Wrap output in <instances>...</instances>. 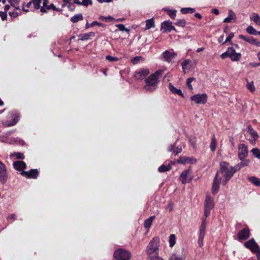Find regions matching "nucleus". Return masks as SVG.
Wrapping results in <instances>:
<instances>
[{"label": "nucleus", "mask_w": 260, "mask_h": 260, "mask_svg": "<svg viewBox=\"0 0 260 260\" xmlns=\"http://www.w3.org/2000/svg\"><path fill=\"white\" fill-rule=\"evenodd\" d=\"M236 172L234 167L231 166L226 161H222L220 164V170L216 174H218V176L221 175L219 180L223 185H225Z\"/></svg>", "instance_id": "1"}, {"label": "nucleus", "mask_w": 260, "mask_h": 260, "mask_svg": "<svg viewBox=\"0 0 260 260\" xmlns=\"http://www.w3.org/2000/svg\"><path fill=\"white\" fill-rule=\"evenodd\" d=\"M163 71L158 70L155 73L151 74L149 77L145 80V85L144 89L149 92H152L155 91L157 88L158 84L159 82L158 77L161 76Z\"/></svg>", "instance_id": "2"}, {"label": "nucleus", "mask_w": 260, "mask_h": 260, "mask_svg": "<svg viewBox=\"0 0 260 260\" xmlns=\"http://www.w3.org/2000/svg\"><path fill=\"white\" fill-rule=\"evenodd\" d=\"M159 242V238L155 237L148 243L146 248V253L148 255V260L158 255Z\"/></svg>", "instance_id": "3"}, {"label": "nucleus", "mask_w": 260, "mask_h": 260, "mask_svg": "<svg viewBox=\"0 0 260 260\" xmlns=\"http://www.w3.org/2000/svg\"><path fill=\"white\" fill-rule=\"evenodd\" d=\"M19 115L16 111L10 112L8 115V118L12 120H7L3 121V124L5 126H12L15 125L19 120Z\"/></svg>", "instance_id": "4"}, {"label": "nucleus", "mask_w": 260, "mask_h": 260, "mask_svg": "<svg viewBox=\"0 0 260 260\" xmlns=\"http://www.w3.org/2000/svg\"><path fill=\"white\" fill-rule=\"evenodd\" d=\"M114 257L116 260H129L131 257V253L128 250L119 249L115 251Z\"/></svg>", "instance_id": "5"}, {"label": "nucleus", "mask_w": 260, "mask_h": 260, "mask_svg": "<svg viewBox=\"0 0 260 260\" xmlns=\"http://www.w3.org/2000/svg\"><path fill=\"white\" fill-rule=\"evenodd\" d=\"M213 199L209 194H207L204 204V214L205 218L208 217L210 214L211 210L214 208Z\"/></svg>", "instance_id": "6"}, {"label": "nucleus", "mask_w": 260, "mask_h": 260, "mask_svg": "<svg viewBox=\"0 0 260 260\" xmlns=\"http://www.w3.org/2000/svg\"><path fill=\"white\" fill-rule=\"evenodd\" d=\"M150 73L149 69L147 68H141L135 71L134 77L136 80H142Z\"/></svg>", "instance_id": "7"}, {"label": "nucleus", "mask_w": 260, "mask_h": 260, "mask_svg": "<svg viewBox=\"0 0 260 260\" xmlns=\"http://www.w3.org/2000/svg\"><path fill=\"white\" fill-rule=\"evenodd\" d=\"M244 246L253 253H257V252H260L259 246L253 239H251L245 243Z\"/></svg>", "instance_id": "8"}, {"label": "nucleus", "mask_w": 260, "mask_h": 260, "mask_svg": "<svg viewBox=\"0 0 260 260\" xmlns=\"http://www.w3.org/2000/svg\"><path fill=\"white\" fill-rule=\"evenodd\" d=\"M248 154V148L244 144L238 146V156L239 159L245 158Z\"/></svg>", "instance_id": "9"}, {"label": "nucleus", "mask_w": 260, "mask_h": 260, "mask_svg": "<svg viewBox=\"0 0 260 260\" xmlns=\"http://www.w3.org/2000/svg\"><path fill=\"white\" fill-rule=\"evenodd\" d=\"M190 99L198 104H204L207 101V95L206 93L197 94L191 96Z\"/></svg>", "instance_id": "10"}, {"label": "nucleus", "mask_w": 260, "mask_h": 260, "mask_svg": "<svg viewBox=\"0 0 260 260\" xmlns=\"http://www.w3.org/2000/svg\"><path fill=\"white\" fill-rule=\"evenodd\" d=\"M250 231L248 227H246L243 230L240 231L238 234V239L239 241L246 240L250 237Z\"/></svg>", "instance_id": "11"}, {"label": "nucleus", "mask_w": 260, "mask_h": 260, "mask_svg": "<svg viewBox=\"0 0 260 260\" xmlns=\"http://www.w3.org/2000/svg\"><path fill=\"white\" fill-rule=\"evenodd\" d=\"M247 132L252 137L251 139L249 140V142L251 144H254L259 137L257 133L252 127L251 125L247 126Z\"/></svg>", "instance_id": "12"}, {"label": "nucleus", "mask_w": 260, "mask_h": 260, "mask_svg": "<svg viewBox=\"0 0 260 260\" xmlns=\"http://www.w3.org/2000/svg\"><path fill=\"white\" fill-rule=\"evenodd\" d=\"M21 174L28 178L36 179L38 176L39 172L37 169H31L29 171H23Z\"/></svg>", "instance_id": "13"}, {"label": "nucleus", "mask_w": 260, "mask_h": 260, "mask_svg": "<svg viewBox=\"0 0 260 260\" xmlns=\"http://www.w3.org/2000/svg\"><path fill=\"white\" fill-rule=\"evenodd\" d=\"M229 57L233 61H239L241 57V54L240 53H237L233 47H229Z\"/></svg>", "instance_id": "14"}, {"label": "nucleus", "mask_w": 260, "mask_h": 260, "mask_svg": "<svg viewBox=\"0 0 260 260\" xmlns=\"http://www.w3.org/2000/svg\"><path fill=\"white\" fill-rule=\"evenodd\" d=\"M178 163L181 164H194L197 162V159L193 157L181 156L177 160Z\"/></svg>", "instance_id": "15"}, {"label": "nucleus", "mask_w": 260, "mask_h": 260, "mask_svg": "<svg viewBox=\"0 0 260 260\" xmlns=\"http://www.w3.org/2000/svg\"><path fill=\"white\" fill-rule=\"evenodd\" d=\"M239 38L241 39H242V40L250 43L251 44H253V45L254 44V45H256L257 46H260V41L257 42L256 40L254 38H253L251 36L245 37V36H244L243 35H240L239 36Z\"/></svg>", "instance_id": "16"}, {"label": "nucleus", "mask_w": 260, "mask_h": 260, "mask_svg": "<svg viewBox=\"0 0 260 260\" xmlns=\"http://www.w3.org/2000/svg\"><path fill=\"white\" fill-rule=\"evenodd\" d=\"M241 161L239 163H238L236 165L234 168V169L237 172V171L240 170L242 168L248 166L250 163V160L248 159L244 158L243 159H240Z\"/></svg>", "instance_id": "17"}, {"label": "nucleus", "mask_w": 260, "mask_h": 260, "mask_svg": "<svg viewBox=\"0 0 260 260\" xmlns=\"http://www.w3.org/2000/svg\"><path fill=\"white\" fill-rule=\"evenodd\" d=\"M161 29L164 30V32H170L172 30H175V28L172 25L171 22L166 21L161 24Z\"/></svg>", "instance_id": "18"}, {"label": "nucleus", "mask_w": 260, "mask_h": 260, "mask_svg": "<svg viewBox=\"0 0 260 260\" xmlns=\"http://www.w3.org/2000/svg\"><path fill=\"white\" fill-rule=\"evenodd\" d=\"M13 165L14 169L19 171H23V170L26 168V164L24 161L21 160L14 161Z\"/></svg>", "instance_id": "19"}, {"label": "nucleus", "mask_w": 260, "mask_h": 260, "mask_svg": "<svg viewBox=\"0 0 260 260\" xmlns=\"http://www.w3.org/2000/svg\"><path fill=\"white\" fill-rule=\"evenodd\" d=\"M219 181H220L218 179V174H216L215 177H214L212 187V192L213 194H216L219 190Z\"/></svg>", "instance_id": "20"}, {"label": "nucleus", "mask_w": 260, "mask_h": 260, "mask_svg": "<svg viewBox=\"0 0 260 260\" xmlns=\"http://www.w3.org/2000/svg\"><path fill=\"white\" fill-rule=\"evenodd\" d=\"M161 55L166 61L170 62L173 58L175 57L176 54L174 52H171L169 51L166 50L162 53Z\"/></svg>", "instance_id": "21"}, {"label": "nucleus", "mask_w": 260, "mask_h": 260, "mask_svg": "<svg viewBox=\"0 0 260 260\" xmlns=\"http://www.w3.org/2000/svg\"><path fill=\"white\" fill-rule=\"evenodd\" d=\"M169 90L173 93L178 94L179 95H180L182 97H184V95L182 92V91L179 89L176 88L175 87H174L173 84L171 83H170L169 84Z\"/></svg>", "instance_id": "22"}, {"label": "nucleus", "mask_w": 260, "mask_h": 260, "mask_svg": "<svg viewBox=\"0 0 260 260\" xmlns=\"http://www.w3.org/2000/svg\"><path fill=\"white\" fill-rule=\"evenodd\" d=\"M236 18V17L235 13L231 10H230L229 11V16L224 19L223 22L225 23H230L232 22L233 20L235 21Z\"/></svg>", "instance_id": "23"}, {"label": "nucleus", "mask_w": 260, "mask_h": 260, "mask_svg": "<svg viewBox=\"0 0 260 260\" xmlns=\"http://www.w3.org/2000/svg\"><path fill=\"white\" fill-rule=\"evenodd\" d=\"M206 224V218H205V216H204L202 218V222L200 229V235L205 236Z\"/></svg>", "instance_id": "24"}, {"label": "nucleus", "mask_w": 260, "mask_h": 260, "mask_svg": "<svg viewBox=\"0 0 260 260\" xmlns=\"http://www.w3.org/2000/svg\"><path fill=\"white\" fill-rule=\"evenodd\" d=\"M189 174V170H185L183 171L180 175V179L181 181L182 184H186L188 181L187 180V177Z\"/></svg>", "instance_id": "25"}, {"label": "nucleus", "mask_w": 260, "mask_h": 260, "mask_svg": "<svg viewBox=\"0 0 260 260\" xmlns=\"http://www.w3.org/2000/svg\"><path fill=\"white\" fill-rule=\"evenodd\" d=\"M248 180L254 185L260 187V179L258 178L255 176H250L248 178Z\"/></svg>", "instance_id": "26"}, {"label": "nucleus", "mask_w": 260, "mask_h": 260, "mask_svg": "<svg viewBox=\"0 0 260 260\" xmlns=\"http://www.w3.org/2000/svg\"><path fill=\"white\" fill-rule=\"evenodd\" d=\"M8 179V175L7 169L0 172V182L2 184H5Z\"/></svg>", "instance_id": "27"}, {"label": "nucleus", "mask_w": 260, "mask_h": 260, "mask_svg": "<svg viewBox=\"0 0 260 260\" xmlns=\"http://www.w3.org/2000/svg\"><path fill=\"white\" fill-rule=\"evenodd\" d=\"M95 36V33L94 32H90L89 33H86L84 34H81L79 35L80 40H87L89 37H93Z\"/></svg>", "instance_id": "28"}, {"label": "nucleus", "mask_w": 260, "mask_h": 260, "mask_svg": "<svg viewBox=\"0 0 260 260\" xmlns=\"http://www.w3.org/2000/svg\"><path fill=\"white\" fill-rule=\"evenodd\" d=\"M172 164V163L168 165H162L158 168V171L161 173L168 171L171 169Z\"/></svg>", "instance_id": "29"}, {"label": "nucleus", "mask_w": 260, "mask_h": 260, "mask_svg": "<svg viewBox=\"0 0 260 260\" xmlns=\"http://www.w3.org/2000/svg\"><path fill=\"white\" fill-rule=\"evenodd\" d=\"M250 19L254 21L256 24L260 26V17L257 13H252Z\"/></svg>", "instance_id": "30"}, {"label": "nucleus", "mask_w": 260, "mask_h": 260, "mask_svg": "<svg viewBox=\"0 0 260 260\" xmlns=\"http://www.w3.org/2000/svg\"><path fill=\"white\" fill-rule=\"evenodd\" d=\"M83 19V15L81 14H78L71 18V21L73 23H76L79 21L82 20Z\"/></svg>", "instance_id": "31"}, {"label": "nucleus", "mask_w": 260, "mask_h": 260, "mask_svg": "<svg viewBox=\"0 0 260 260\" xmlns=\"http://www.w3.org/2000/svg\"><path fill=\"white\" fill-rule=\"evenodd\" d=\"M154 218H155V216H152L149 217L146 220H145V221L144 222V227L146 229H149L151 226L152 221H153V219H154Z\"/></svg>", "instance_id": "32"}, {"label": "nucleus", "mask_w": 260, "mask_h": 260, "mask_svg": "<svg viewBox=\"0 0 260 260\" xmlns=\"http://www.w3.org/2000/svg\"><path fill=\"white\" fill-rule=\"evenodd\" d=\"M216 144H217V143H216L215 137L214 135H213L212 138L211 142L210 145V148L212 151L213 152L215 150L216 147Z\"/></svg>", "instance_id": "33"}, {"label": "nucleus", "mask_w": 260, "mask_h": 260, "mask_svg": "<svg viewBox=\"0 0 260 260\" xmlns=\"http://www.w3.org/2000/svg\"><path fill=\"white\" fill-rule=\"evenodd\" d=\"M169 246L173 247L176 244V236L174 234H172L169 237Z\"/></svg>", "instance_id": "34"}, {"label": "nucleus", "mask_w": 260, "mask_h": 260, "mask_svg": "<svg viewBox=\"0 0 260 260\" xmlns=\"http://www.w3.org/2000/svg\"><path fill=\"white\" fill-rule=\"evenodd\" d=\"M185 256L183 255H178L176 254H172L170 257V260H184Z\"/></svg>", "instance_id": "35"}, {"label": "nucleus", "mask_w": 260, "mask_h": 260, "mask_svg": "<svg viewBox=\"0 0 260 260\" xmlns=\"http://www.w3.org/2000/svg\"><path fill=\"white\" fill-rule=\"evenodd\" d=\"M154 26V22L153 19H148L146 21V29H149Z\"/></svg>", "instance_id": "36"}, {"label": "nucleus", "mask_w": 260, "mask_h": 260, "mask_svg": "<svg viewBox=\"0 0 260 260\" xmlns=\"http://www.w3.org/2000/svg\"><path fill=\"white\" fill-rule=\"evenodd\" d=\"M195 9L191 8H184L181 9L182 14L192 13L195 12Z\"/></svg>", "instance_id": "37"}, {"label": "nucleus", "mask_w": 260, "mask_h": 260, "mask_svg": "<svg viewBox=\"0 0 260 260\" xmlns=\"http://www.w3.org/2000/svg\"><path fill=\"white\" fill-rule=\"evenodd\" d=\"M95 25H98V26H102V27L104 26V24L103 23L98 22L97 21H93L90 24H89V23H87L86 24V25H85V28H88L89 27H93V26H94Z\"/></svg>", "instance_id": "38"}, {"label": "nucleus", "mask_w": 260, "mask_h": 260, "mask_svg": "<svg viewBox=\"0 0 260 260\" xmlns=\"http://www.w3.org/2000/svg\"><path fill=\"white\" fill-rule=\"evenodd\" d=\"M165 10L168 12V15L172 19H174L175 18L177 12L175 10L165 9Z\"/></svg>", "instance_id": "39"}, {"label": "nucleus", "mask_w": 260, "mask_h": 260, "mask_svg": "<svg viewBox=\"0 0 260 260\" xmlns=\"http://www.w3.org/2000/svg\"><path fill=\"white\" fill-rule=\"evenodd\" d=\"M41 0H32L31 3L33 5L34 9H39L40 8V4L41 3Z\"/></svg>", "instance_id": "40"}, {"label": "nucleus", "mask_w": 260, "mask_h": 260, "mask_svg": "<svg viewBox=\"0 0 260 260\" xmlns=\"http://www.w3.org/2000/svg\"><path fill=\"white\" fill-rule=\"evenodd\" d=\"M246 30L247 32L250 35H255V33L256 32V30L254 29L251 25L248 26L247 27Z\"/></svg>", "instance_id": "41"}, {"label": "nucleus", "mask_w": 260, "mask_h": 260, "mask_svg": "<svg viewBox=\"0 0 260 260\" xmlns=\"http://www.w3.org/2000/svg\"><path fill=\"white\" fill-rule=\"evenodd\" d=\"M251 152L256 158H260V150L258 148H253Z\"/></svg>", "instance_id": "42"}, {"label": "nucleus", "mask_w": 260, "mask_h": 260, "mask_svg": "<svg viewBox=\"0 0 260 260\" xmlns=\"http://www.w3.org/2000/svg\"><path fill=\"white\" fill-rule=\"evenodd\" d=\"M190 62V60L189 59L184 60L182 63V68L183 70L184 73H185V70L188 68V65Z\"/></svg>", "instance_id": "43"}, {"label": "nucleus", "mask_w": 260, "mask_h": 260, "mask_svg": "<svg viewBox=\"0 0 260 260\" xmlns=\"http://www.w3.org/2000/svg\"><path fill=\"white\" fill-rule=\"evenodd\" d=\"M174 24L177 26L184 27L186 24V21L184 19H178Z\"/></svg>", "instance_id": "44"}, {"label": "nucleus", "mask_w": 260, "mask_h": 260, "mask_svg": "<svg viewBox=\"0 0 260 260\" xmlns=\"http://www.w3.org/2000/svg\"><path fill=\"white\" fill-rule=\"evenodd\" d=\"M44 2H43V6L40 9V11L41 12H43V13H46L47 12V10H46V9L47 8V7L48 6V0H43Z\"/></svg>", "instance_id": "45"}, {"label": "nucleus", "mask_w": 260, "mask_h": 260, "mask_svg": "<svg viewBox=\"0 0 260 260\" xmlns=\"http://www.w3.org/2000/svg\"><path fill=\"white\" fill-rule=\"evenodd\" d=\"M247 88L252 92L254 91L255 89L253 82H248L247 84Z\"/></svg>", "instance_id": "46"}, {"label": "nucleus", "mask_w": 260, "mask_h": 260, "mask_svg": "<svg viewBox=\"0 0 260 260\" xmlns=\"http://www.w3.org/2000/svg\"><path fill=\"white\" fill-rule=\"evenodd\" d=\"M100 19L102 21H104L106 22H110L114 19L112 17L110 16L108 17H104V16H102L100 17Z\"/></svg>", "instance_id": "47"}, {"label": "nucleus", "mask_w": 260, "mask_h": 260, "mask_svg": "<svg viewBox=\"0 0 260 260\" xmlns=\"http://www.w3.org/2000/svg\"><path fill=\"white\" fill-rule=\"evenodd\" d=\"M13 156H14L17 159H24V156L23 153L20 152H14L13 154Z\"/></svg>", "instance_id": "48"}, {"label": "nucleus", "mask_w": 260, "mask_h": 260, "mask_svg": "<svg viewBox=\"0 0 260 260\" xmlns=\"http://www.w3.org/2000/svg\"><path fill=\"white\" fill-rule=\"evenodd\" d=\"M195 79L194 78H189L187 79L186 81V84L188 88L190 89H192V86L191 84V83Z\"/></svg>", "instance_id": "49"}, {"label": "nucleus", "mask_w": 260, "mask_h": 260, "mask_svg": "<svg viewBox=\"0 0 260 260\" xmlns=\"http://www.w3.org/2000/svg\"><path fill=\"white\" fill-rule=\"evenodd\" d=\"M204 237H205V236H204V235H199L198 243L199 246L200 247H202L203 246V240H204Z\"/></svg>", "instance_id": "50"}, {"label": "nucleus", "mask_w": 260, "mask_h": 260, "mask_svg": "<svg viewBox=\"0 0 260 260\" xmlns=\"http://www.w3.org/2000/svg\"><path fill=\"white\" fill-rule=\"evenodd\" d=\"M116 26L118 28V29L120 31H125L127 32L129 31V29L126 28L125 26L122 24H119L116 25Z\"/></svg>", "instance_id": "51"}, {"label": "nucleus", "mask_w": 260, "mask_h": 260, "mask_svg": "<svg viewBox=\"0 0 260 260\" xmlns=\"http://www.w3.org/2000/svg\"><path fill=\"white\" fill-rule=\"evenodd\" d=\"M50 9H52L53 10L56 11H60L61 10L57 8L53 4H51L50 5L48 6L47 7V8L46 9V10Z\"/></svg>", "instance_id": "52"}, {"label": "nucleus", "mask_w": 260, "mask_h": 260, "mask_svg": "<svg viewBox=\"0 0 260 260\" xmlns=\"http://www.w3.org/2000/svg\"><path fill=\"white\" fill-rule=\"evenodd\" d=\"M106 58L109 61H116L118 60V58L117 57H113L110 55L106 56Z\"/></svg>", "instance_id": "53"}, {"label": "nucleus", "mask_w": 260, "mask_h": 260, "mask_svg": "<svg viewBox=\"0 0 260 260\" xmlns=\"http://www.w3.org/2000/svg\"><path fill=\"white\" fill-rule=\"evenodd\" d=\"M92 1L91 0H83L81 2V5L84 6H88V5H92Z\"/></svg>", "instance_id": "54"}, {"label": "nucleus", "mask_w": 260, "mask_h": 260, "mask_svg": "<svg viewBox=\"0 0 260 260\" xmlns=\"http://www.w3.org/2000/svg\"><path fill=\"white\" fill-rule=\"evenodd\" d=\"M234 33L231 32L229 36L226 38L225 41L223 42V44H224L226 42H231V39L234 37Z\"/></svg>", "instance_id": "55"}, {"label": "nucleus", "mask_w": 260, "mask_h": 260, "mask_svg": "<svg viewBox=\"0 0 260 260\" xmlns=\"http://www.w3.org/2000/svg\"><path fill=\"white\" fill-rule=\"evenodd\" d=\"M229 54L230 53L229 52V48L228 49V50L223 53L221 55H220V57L222 59H224L225 58H226V57H229Z\"/></svg>", "instance_id": "56"}, {"label": "nucleus", "mask_w": 260, "mask_h": 260, "mask_svg": "<svg viewBox=\"0 0 260 260\" xmlns=\"http://www.w3.org/2000/svg\"><path fill=\"white\" fill-rule=\"evenodd\" d=\"M141 59H142V57L137 56V57H134L132 59V62L134 64H136V63H138Z\"/></svg>", "instance_id": "57"}, {"label": "nucleus", "mask_w": 260, "mask_h": 260, "mask_svg": "<svg viewBox=\"0 0 260 260\" xmlns=\"http://www.w3.org/2000/svg\"><path fill=\"white\" fill-rule=\"evenodd\" d=\"M182 151V148L181 147L178 146L175 148V149L173 150V153H175V155L180 153Z\"/></svg>", "instance_id": "58"}, {"label": "nucleus", "mask_w": 260, "mask_h": 260, "mask_svg": "<svg viewBox=\"0 0 260 260\" xmlns=\"http://www.w3.org/2000/svg\"><path fill=\"white\" fill-rule=\"evenodd\" d=\"M0 16L3 20H5L7 18V14L6 12L0 11Z\"/></svg>", "instance_id": "59"}, {"label": "nucleus", "mask_w": 260, "mask_h": 260, "mask_svg": "<svg viewBox=\"0 0 260 260\" xmlns=\"http://www.w3.org/2000/svg\"><path fill=\"white\" fill-rule=\"evenodd\" d=\"M6 165L0 160V172L6 170Z\"/></svg>", "instance_id": "60"}, {"label": "nucleus", "mask_w": 260, "mask_h": 260, "mask_svg": "<svg viewBox=\"0 0 260 260\" xmlns=\"http://www.w3.org/2000/svg\"><path fill=\"white\" fill-rule=\"evenodd\" d=\"M16 218V215L14 214H10L8 217H7V220L8 221H10L11 220H12V219H15Z\"/></svg>", "instance_id": "61"}, {"label": "nucleus", "mask_w": 260, "mask_h": 260, "mask_svg": "<svg viewBox=\"0 0 260 260\" xmlns=\"http://www.w3.org/2000/svg\"><path fill=\"white\" fill-rule=\"evenodd\" d=\"M167 208L169 209L170 212H171L173 209V204L170 202L167 206Z\"/></svg>", "instance_id": "62"}, {"label": "nucleus", "mask_w": 260, "mask_h": 260, "mask_svg": "<svg viewBox=\"0 0 260 260\" xmlns=\"http://www.w3.org/2000/svg\"><path fill=\"white\" fill-rule=\"evenodd\" d=\"M176 144H174V145H170L169 147H168V151L169 152H171V151H173V150H174V148L175 147V146Z\"/></svg>", "instance_id": "63"}, {"label": "nucleus", "mask_w": 260, "mask_h": 260, "mask_svg": "<svg viewBox=\"0 0 260 260\" xmlns=\"http://www.w3.org/2000/svg\"><path fill=\"white\" fill-rule=\"evenodd\" d=\"M249 65L252 68H255L260 66L259 63H255V62H250Z\"/></svg>", "instance_id": "64"}]
</instances>
